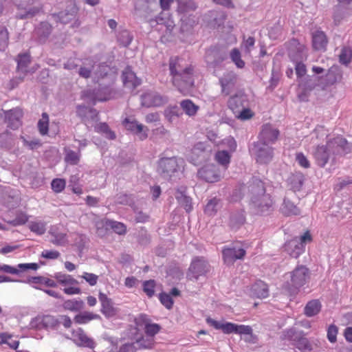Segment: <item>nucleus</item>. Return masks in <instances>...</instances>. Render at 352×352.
I'll use <instances>...</instances> for the list:
<instances>
[{
  "label": "nucleus",
  "mask_w": 352,
  "mask_h": 352,
  "mask_svg": "<svg viewBox=\"0 0 352 352\" xmlns=\"http://www.w3.org/2000/svg\"><path fill=\"white\" fill-rule=\"evenodd\" d=\"M97 62L94 56H89L82 59V65L78 67L79 60L76 58H71L63 63L66 70H78L80 77L85 79L92 77L98 82L100 87L97 89H87L82 92V98L87 102L95 104L97 102L109 101L116 97V90L112 87L118 77V69L105 63H100L95 67Z\"/></svg>",
  "instance_id": "obj_1"
},
{
  "label": "nucleus",
  "mask_w": 352,
  "mask_h": 352,
  "mask_svg": "<svg viewBox=\"0 0 352 352\" xmlns=\"http://www.w3.org/2000/svg\"><path fill=\"white\" fill-rule=\"evenodd\" d=\"M311 140L316 144L312 151V156L320 168H324L329 160L333 161L334 156L348 152L347 141L342 136L328 139L326 130L322 126L316 127L311 133Z\"/></svg>",
  "instance_id": "obj_2"
},
{
  "label": "nucleus",
  "mask_w": 352,
  "mask_h": 352,
  "mask_svg": "<svg viewBox=\"0 0 352 352\" xmlns=\"http://www.w3.org/2000/svg\"><path fill=\"white\" fill-rule=\"evenodd\" d=\"M169 74L173 86L180 93L186 94L192 88L195 83L193 67L184 59L179 57L169 59Z\"/></svg>",
  "instance_id": "obj_3"
},
{
  "label": "nucleus",
  "mask_w": 352,
  "mask_h": 352,
  "mask_svg": "<svg viewBox=\"0 0 352 352\" xmlns=\"http://www.w3.org/2000/svg\"><path fill=\"white\" fill-rule=\"evenodd\" d=\"M248 190L250 192V206L256 214H263L272 208V197L265 192L264 184L261 180L252 179Z\"/></svg>",
  "instance_id": "obj_4"
},
{
  "label": "nucleus",
  "mask_w": 352,
  "mask_h": 352,
  "mask_svg": "<svg viewBox=\"0 0 352 352\" xmlns=\"http://www.w3.org/2000/svg\"><path fill=\"white\" fill-rule=\"evenodd\" d=\"M184 160L182 158L173 157H164L161 158L159 161V170L160 174L164 178L173 180L172 177L175 175L181 174L183 171Z\"/></svg>",
  "instance_id": "obj_5"
},
{
  "label": "nucleus",
  "mask_w": 352,
  "mask_h": 352,
  "mask_svg": "<svg viewBox=\"0 0 352 352\" xmlns=\"http://www.w3.org/2000/svg\"><path fill=\"white\" fill-rule=\"evenodd\" d=\"M309 278V270L304 265L296 267L292 272L285 274V278L290 279L287 282V290L291 294H296L301 287L307 284Z\"/></svg>",
  "instance_id": "obj_6"
},
{
  "label": "nucleus",
  "mask_w": 352,
  "mask_h": 352,
  "mask_svg": "<svg viewBox=\"0 0 352 352\" xmlns=\"http://www.w3.org/2000/svg\"><path fill=\"white\" fill-rule=\"evenodd\" d=\"M206 324L215 329L221 330L225 334L251 335L252 333V328L249 325H239L229 322H223L211 318H206Z\"/></svg>",
  "instance_id": "obj_7"
},
{
  "label": "nucleus",
  "mask_w": 352,
  "mask_h": 352,
  "mask_svg": "<svg viewBox=\"0 0 352 352\" xmlns=\"http://www.w3.org/2000/svg\"><path fill=\"white\" fill-rule=\"evenodd\" d=\"M285 340L291 342L293 346L300 350V352L311 351V345L309 340L305 337L302 331L296 330L295 328L288 329L283 332Z\"/></svg>",
  "instance_id": "obj_8"
},
{
  "label": "nucleus",
  "mask_w": 352,
  "mask_h": 352,
  "mask_svg": "<svg viewBox=\"0 0 352 352\" xmlns=\"http://www.w3.org/2000/svg\"><path fill=\"white\" fill-rule=\"evenodd\" d=\"M311 241V234L306 232L302 236L290 240L285 244V251L294 258H297L305 251V244Z\"/></svg>",
  "instance_id": "obj_9"
},
{
  "label": "nucleus",
  "mask_w": 352,
  "mask_h": 352,
  "mask_svg": "<svg viewBox=\"0 0 352 352\" xmlns=\"http://www.w3.org/2000/svg\"><path fill=\"white\" fill-rule=\"evenodd\" d=\"M272 144H252L249 151L254 157L256 162L267 164L272 161L274 156V148Z\"/></svg>",
  "instance_id": "obj_10"
},
{
  "label": "nucleus",
  "mask_w": 352,
  "mask_h": 352,
  "mask_svg": "<svg viewBox=\"0 0 352 352\" xmlns=\"http://www.w3.org/2000/svg\"><path fill=\"white\" fill-rule=\"evenodd\" d=\"M77 12H78V8L75 0H68L67 1L66 9L58 14H53V17L56 21L63 24H67L74 21V25L78 26V21L76 20Z\"/></svg>",
  "instance_id": "obj_11"
},
{
  "label": "nucleus",
  "mask_w": 352,
  "mask_h": 352,
  "mask_svg": "<svg viewBox=\"0 0 352 352\" xmlns=\"http://www.w3.org/2000/svg\"><path fill=\"white\" fill-rule=\"evenodd\" d=\"M223 171L224 170H221L218 166L210 164L200 168L197 175L206 183H217L221 179Z\"/></svg>",
  "instance_id": "obj_12"
},
{
  "label": "nucleus",
  "mask_w": 352,
  "mask_h": 352,
  "mask_svg": "<svg viewBox=\"0 0 352 352\" xmlns=\"http://www.w3.org/2000/svg\"><path fill=\"white\" fill-rule=\"evenodd\" d=\"M279 133L278 129L273 125L264 124L262 125L261 131L258 133V141L254 144H274L278 140Z\"/></svg>",
  "instance_id": "obj_13"
},
{
  "label": "nucleus",
  "mask_w": 352,
  "mask_h": 352,
  "mask_svg": "<svg viewBox=\"0 0 352 352\" xmlns=\"http://www.w3.org/2000/svg\"><path fill=\"white\" fill-rule=\"evenodd\" d=\"M210 270V265L203 257H195L190 263L187 276L190 279L197 280L199 276H204Z\"/></svg>",
  "instance_id": "obj_14"
},
{
  "label": "nucleus",
  "mask_w": 352,
  "mask_h": 352,
  "mask_svg": "<svg viewBox=\"0 0 352 352\" xmlns=\"http://www.w3.org/2000/svg\"><path fill=\"white\" fill-rule=\"evenodd\" d=\"M14 1V5L18 8L19 10H21V12L16 14L18 19H30L35 16L40 12V7L34 6L30 7L32 5L34 0H12Z\"/></svg>",
  "instance_id": "obj_15"
},
{
  "label": "nucleus",
  "mask_w": 352,
  "mask_h": 352,
  "mask_svg": "<svg viewBox=\"0 0 352 352\" xmlns=\"http://www.w3.org/2000/svg\"><path fill=\"white\" fill-rule=\"evenodd\" d=\"M168 102V98L161 96L157 91H146L140 96L142 106L150 108L152 107H160Z\"/></svg>",
  "instance_id": "obj_16"
},
{
  "label": "nucleus",
  "mask_w": 352,
  "mask_h": 352,
  "mask_svg": "<svg viewBox=\"0 0 352 352\" xmlns=\"http://www.w3.org/2000/svg\"><path fill=\"white\" fill-rule=\"evenodd\" d=\"M219 85H221V94L228 96L235 89L237 82V74L232 71L226 72L219 78Z\"/></svg>",
  "instance_id": "obj_17"
},
{
  "label": "nucleus",
  "mask_w": 352,
  "mask_h": 352,
  "mask_svg": "<svg viewBox=\"0 0 352 352\" xmlns=\"http://www.w3.org/2000/svg\"><path fill=\"white\" fill-rule=\"evenodd\" d=\"M16 63H18V67H16L18 68V73L20 74L19 78H20L21 81L23 80L28 74H33L38 68V65L28 67V65L30 63V55L28 53L19 54L18 58H16Z\"/></svg>",
  "instance_id": "obj_18"
},
{
  "label": "nucleus",
  "mask_w": 352,
  "mask_h": 352,
  "mask_svg": "<svg viewBox=\"0 0 352 352\" xmlns=\"http://www.w3.org/2000/svg\"><path fill=\"white\" fill-rule=\"evenodd\" d=\"M289 58L293 63H302L307 60V49L305 45L296 39H293L289 50Z\"/></svg>",
  "instance_id": "obj_19"
},
{
  "label": "nucleus",
  "mask_w": 352,
  "mask_h": 352,
  "mask_svg": "<svg viewBox=\"0 0 352 352\" xmlns=\"http://www.w3.org/2000/svg\"><path fill=\"white\" fill-rule=\"evenodd\" d=\"M123 126H124L126 130L138 135V138L141 140H146L148 138V128L144 126L135 120L125 118L124 120H123Z\"/></svg>",
  "instance_id": "obj_20"
},
{
  "label": "nucleus",
  "mask_w": 352,
  "mask_h": 352,
  "mask_svg": "<svg viewBox=\"0 0 352 352\" xmlns=\"http://www.w3.org/2000/svg\"><path fill=\"white\" fill-rule=\"evenodd\" d=\"M38 268L36 263H19L16 267L4 264L0 266V272L10 274L12 275H18L21 272H27L29 270L36 271Z\"/></svg>",
  "instance_id": "obj_21"
},
{
  "label": "nucleus",
  "mask_w": 352,
  "mask_h": 352,
  "mask_svg": "<svg viewBox=\"0 0 352 352\" xmlns=\"http://www.w3.org/2000/svg\"><path fill=\"white\" fill-rule=\"evenodd\" d=\"M245 250L236 247H226L223 250V259L225 263L231 265L236 260L243 259Z\"/></svg>",
  "instance_id": "obj_22"
},
{
  "label": "nucleus",
  "mask_w": 352,
  "mask_h": 352,
  "mask_svg": "<svg viewBox=\"0 0 352 352\" xmlns=\"http://www.w3.org/2000/svg\"><path fill=\"white\" fill-rule=\"evenodd\" d=\"M5 122L8 124V127L12 129H17L21 126V118L23 116L21 109L16 107L8 111H4Z\"/></svg>",
  "instance_id": "obj_23"
},
{
  "label": "nucleus",
  "mask_w": 352,
  "mask_h": 352,
  "mask_svg": "<svg viewBox=\"0 0 352 352\" xmlns=\"http://www.w3.org/2000/svg\"><path fill=\"white\" fill-rule=\"evenodd\" d=\"M135 322L138 326H144V333L147 335V338H153L155 335L160 332V325L150 323L148 317L144 314H140L138 318L135 319Z\"/></svg>",
  "instance_id": "obj_24"
},
{
  "label": "nucleus",
  "mask_w": 352,
  "mask_h": 352,
  "mask_svg": "<svg viewBox=\"0 0 352 352\" xmlns=\"http://www.w3.org/2000/svg\"><path fill=\"white\" fill-rule=\"evenodd\" d=\"M72 340L78 346L94 349V341L86 335L82 329L78 328L72 331Z\"/></svg>",
  "instance_id": "obj_25"
},
{
  "label": "nucleus",
  "mask_w": 352,
  "mask_h": 352,
  "mask_svg": "<svg viewBox=\"0 0 352 352\" xmlns=\"http://www.w3.org/2000/svg\"><path fill=\"white\" fill-rule=\"evenodd\" d=\"M122 82L125 87L133 89L141 84V80L135 76L130 67H125L122 72Z\"/></svg>",
  "instance_id": "obj_26"
},
{
  "label": "nucleus",
  "mask_w": 352,
  "mask_h": 352,
  "mask_svg": "<svg viewBox=\"0 0 352 352\" xmlns=\"http://www.w3.org/2000/svg\"><path fill=\"white\" fill-rule=\"evenodd\" d=\"M50 235L53 237L51 240L52 244L56 246H64L67 243V233L59 230L57 226H53L50 228Z\"/></svg>",
  "instance_id": "obj_27"
},
{
  "label": "nucleus",
  "mask_w": 352,
  "mask_h": 352,
  "mask_svg": "<svg viewBox=\"0 0 352 352\" xmlns=\"http://www.w3.org/2000/svg\"><path fill=\"white\" fill-rule=\"evenodd\" d=\"M327 43L326 34L321 30H316L312 34V47L316 51H325Z\"/></svg>",
  "instance_id": "obj_28"
},
{
  "label": "nucleus",
  "mask_w": 352,
  "mask_h": 352,
  "mask_svg": "<svg viewBox=\"0 0 352 352\" xmlns=\"http://www.w3.org/2000/svg\"><path fill=\"white\" fill-rule=\"evenodd\" d=\"M250 295L256 298H265L268 297V287L261 280L254 282L250 288Z\"/></svg>",
  "instance_id": "obj_29"
},
{
  "label": "nucleus",
  "mask_w": 352,
  "mask_h": 352,
  "mask_svg": "<svg viewBox=\"0 0 352 352\" xmlns=\"http://www.w3.org/2000/svg\"><path fill=\"white\" fill-rule=\"evenodd\" d=\"M229 109L232 111H238L239 109L248 108L247 97L244 95H234L228 100Z\"/></svg>",
  "instance_id": "obj_30"
},
{
  "label": "nucleus",
  "mask_w": 352,
  "mask_h": 352,
  "mask_svg": "<svg viewBox=\"0 0 352 352\" xmlns=\"http://www.w3.org/2000/svg\"><path fill=\"white\" fill-rule=\"evenodd\" d=\"M150 25H151V26L164 25L167 30H170L174 26L173 21L171 20L168 11H162L155 19L150 20Z\"/></svg>",
  "instance_id": "obj_31"
},
{
  "label": "nucleus",
  "mask_w": 352,
  "mask_h": 352,
  "mask_svg": "<svg viewBox=\"0 0 352 352\" xmlns=\"http://www.w3.org/2000/svg\"><path fill=\"white\" fill-rule=\"evenodd\" d=\"M19 281L28 283L29 285H31L32 286L44 285L49 287H57V283L54 280L48 278L45 276H32L30 278H28V280L26 281Z\"/></svg>",
  "instance_id": "obj_32"
},
{
  "label": "nucleus",
  "mask_w": 352,
  "mask_h": 352,
  "mask_svg": "<svg viewBox=\"0 0 352 352\" xmlns=\"http://www.w3.org/2000/svg\"><path fill=\"white\" fill-rule=\"evenodd\" d=\"M175 199L177 200V203L184 208L186 212H190L192 210V206H191V198L185 195L184 187H181L177 190V192H175Z\"/></svg>",
  "instance_id": "obj_33"
},
{
  "label": "nucleus",
  "mask_w": 352,
  "mask_h": 352,
  "mask_svg": "<svg viewBox=\"0 0 352 352\" xmlns=\"http://www.w3.org/2000/svg\"><path fill=\"white\" fill-rule=\"evenodd\" d=\"M318 78L315 76H306L301 78H297L298 86L304 89L305 91H310L316 87Z\"/></svg>",
  "instance_id": "obj_34"
},
{
  "label": "nucleus",
  "mask_w": 352,
  "mask_h": 352,
  "mask_svg": "<svg viewBox=\"0 0 352 352\" xmlns=\"http://www.w3.org/2000/svg\"><path fill=\"white\" fill-rule=\"evenodd\" d=\"M99 300L101 302V312L107 317H111L116 314L113 307L111 305V301L107 297L106 294L100 293Z\"/></svg>",
  "instance_id": "obj_35"
},
{
  "label": "nucleus",
  "mask_w": 352,
  "mask_h": 352,
  "mask_svg": "<svg viewBox=\"0 0 352 352\" xmlns=\"http://www.w3.org/2000/svg\"><path fill=\"white\" fill-rule=\"evenodd\" d=\"M233 152L228 151L226 150H221L215 153L214 159L216 162L219 163V166L226 170L229 167L230 161L231 160V154Z\"/></svg>",
  "instance_id": "obj_36"
},
{
  "label": "nucleus",
  "mask_w": 352,
  "mask_h": 352,
  "mask_svg": "<svg viewBox=\"0 0 352 352\" xmlns=\"http://www.w3.org/2000/svg\"><path fill=\"white\" fill-rule=\"evenodd\" d=\"M52 31V26L47 22H41L39 25L34 29V35L37 36L40 43H43Z\"/></svg>",
  "instance_id": "obj_37"
},
{
  "label": "nucleus",
  "mask_w": 352,
  "mask_h": 352,
  "mask_svg": "<svg viewBox=\"0 0 352 352\" xmlns=\"http://www.w3.org/2000/svg\"><path fill=\"white\" fill-rule=\"evenodd\" d=\"M180 107L183 112L189 117H195L199 111V106L189 99H185L181 101Z\"/></svg>",
  "instance_id": "obj_38"
},
{
  "label": "nucleus",
  "mask_w": 352,
  "mask_h": 352,
  "mask_svg": "<svg viewBox=\"0 0 352 352\" xmlns=\"http://www.w3.org/2000/svg\"><path fill=\"white\" fill-rule=\"evenodd\" d=\"M320 302L318 299H314L307 302L304 308V314L307 317H314L320 311Z\"/></svg>",
  "instance_id": "obj_39"
},
{
  "label": "nucleus",
  "mask_w": 352,
  "mask_h": 352,
  "mask_svg": "<svg viewBox=\"0 0 352 352\" xmlns=\"http://www.w3.org/2000/svg\"><path fill=\"white\" fill-rule=\"evenodd\" d=\"M243 223H245V214L243 213V210H241L231 213L230 221H229V225H230L231 228L236 230L241 226Z\"/></svg>",
  "instance_id": "obj_40"
},
{
  "label": "nucleus",
  "mask_w": 352,
  "mask_h": 352,
  "mask_svg": "<svg viewBox=\"0 0 352 352\" xmlns=\"http://www.w3.org/2000/svg\"><path fill=\"white\" fill-rule=\"evenodd\" d=\"M303 180H305V176L301 172L293 173L289 177V184H290L291 189L294 192L300 190L301 186H302Z\"/></svg>",
  "instance_id": "obj_41"
},
{
  "label": "nucleus",
  "mask_w": 352,
  "mask_h": 352,
  "mask_svg": "<svg viewBox=\"0 0 352 352\" xmlns=\"http://www.w3.org/2000/svg\"><path fill=\"white\" fill-rule=\"evenodd\" d=\"M133 41V35L129 32V30L119 28L118 32H117V41L119 44L124 47H128L131 45Z\"/></svg>",
  "instance_id": "obj_42"
},
{
  "label": "nucleus",
  "mask_w": 352,
  "mask_h": 352,
  "mask_svg": "<svg viewBox=\"0 0 352 352\" xmlns=\"http://www.w3.org/2000/svg\"><path fill=\"white\" fill-rule=\"evenodd\" d=\"M100 318V316L94 314L90 311H82L74 317V322L78 324H85L92 321V320H97Z\"/></svg>",
  "instance_id": "obj_43"
},
{
  "label": "nucleus",
  "mask_w": 352,
  "mask_h": 352,
  "mask_svg": "<svg viewBox=\"0 0 352 352\" xmlns=\"http://www.w3.org/2000/svg\"><path fill=\"white\" fill-rule=\"evenodd\" d=\"M195 9L197 6L192 0H177V12L186 15Z\"/></svg>",
  "instance_id": "obj_44"
},
{
  "label": "nucleus",
  "mask_w": 352,
  "mask_h": 352,
  "mask_svg": "<svg viewBox=\"0 0 352 352\" xmlns=\"http://www.w3.org/2000/svg\"><path fill=\"white\" fill-rule=\"evenodd\" d=\"M54 278L56 279L57 283L63 286H72L77 284V280L72 276L62 272L55 273Z\"/></svg>",
  "instance_id": "obj_45"
},
{
  "label": "nucleus",
  "mask_w": 352,
  "mask_h": 352,
  "mask_svg": "<svg viewBox=\"0 0 352 352\" xmlns=\"http://www.w3.org/2000/svg\"><path fill=\"white\" fill-rule=\"evenodd\" d=\"M281 211H283V213L286 216L299 215V214H300V211L297 206L291 202V201L287 199V198H285V199H283Z\"/></svg>",
  "instance_id": "obj_46"
},
{
  "label": "nucleus",
  "mask_w": 352,
  "mask_h": 352,
  "mask_svg": "<svg viewBox=\"0 0 352 352\" xmlns=\"http://www.w3.org/2000/svg\"><path fill=\"white\" fill-rule=\"evenodd\" d=\"M63 309L71 311H79L82 309L83 302L81 300L70 299L63 302Z\"/></svg>",
  "instance_id": "obj_47"
},
{
  "label": "nucleus",
  "mask_w": 352,
  "mask_h": 352,
  "mask_svg": "<svg viewBox=\"0 0 352 352\" xmlns=\"http://www.w3.org/2000/svg\"><path fill=\"white\" fill-rule=\"evenodd\" d=\"M219 208V199L214 197L208 201L204 207V212L209 217H213Z\"/></svg>",
  "instance_id": "obj_48"
},
{
  "label": "nucleus",
  "mask_w": 352,
  "mask_h": 352,
  "mask_svg": "<svg viewBox=\"0 0 352 352\" xmlns=\"http://www.w3.org/2000/svg\"><path fill=\"white\" fill-rule=\"evenodd\" d=\"M41 324L47 329H56L59 326V320L53 316L42 317Z\"/></svg>",
  "instance_id": "obj_49"
},
{
  "label": "nucleus",
  "mask_w": 352,
  "mask_h": 352,
  "mask_svg": "<svg viewBox=\"0 0 352 352\" xmlns=\"http://www.w3.org/2000/svg\"><path fill=\"white\" fill-rule=\"evenodd\" d=\"M30 232L37 235H43L46 231V223L43 221H34L30 223Z\"/></svg>",
  "instance_id": "obj_50"
},
{
  "label": "nucleus",
  "mask_w": 352,
  "mask_h": 352,
  "mask_svg": "<svg viewBox=\"0 0 352 352\" xmlns=\"http://www.w3.org/2000/svg\"><path fill=\"white\" fill-rule=\"evenodd\" d=\"M181 21H182V28L183 31H188V29L192 28L197 23V18L193 15H188V16L186 15H183L182 18H181Z\"/></svg>",
  "instance_id": "obj_51"
},
{
  "label": "nucleus",
  "mask_w": 352,
  "mask_h": 352,
  "mask_svg": "<svg viewBox=\"0 0 352 352\" xmlns=\"http://www.w3.org/2000/svg\"><path fill=\"white\" fill-rule=\"evenodd\" d=\"M352 58V50L350 47H344L341 50V53L339 55L340 63L347 65Z\"/></svg>",
  "instance_id": "obj_52"
},
{
  "label": "nucleus",
  "mask_w": 352,
  "mask_h": 352,
  "mask_svg": "<svg viewBox=\"0 0 352 352\" xmlns=\"http://www.w3.org/2000/svg\"><path fill=\"white\" fill-rule=\"evenodd\" d=\"M130 344H134L135 346L138 349H151L154 344V340L152 337L142 338L135 342H131Z\"/></svg>",
  "instance_id": "obj_53"
},
{
  "label": "nucleus",
  "mask_w": 352,
  "mask_h": 352,
  "mask_svg": "<svg viewBox=\"0 0 352 352\" xmlns=\"http://www.w3.org/2000/svg\"><path fill=\"white\" fill-rule=\"evenodd\" d=\"M65 153H66V155H65V162L72 166H75L78 164L79 152L76 153L70 149L66 148V150H65Z\"/></svg>",
  "instance_id": "obj_54"
},
{
  "label": "nucleus",
  "mask_w": 352,
  "mask_h": 352,
  "mask_svg": "<svg viewBox=\"0 0 352 352\" xmlns=\"http://www.w3.org/2000/svg\"><path fill=\"white\" fill-rule=\"evenodd\" d=\"M38 130L41 135L47 134L48 132V115L46 113H42L41 119L38 121Z\"/></svg>",
  "instance_id": "obj_55"
},
{
  "label": "nucleus",
  "mask_w": 352,
  "mask_h": 352,
  "mask_svg": "<svg viewBox=\"0 0 352 352\" xmlns=\"http://www.w3.org/2000/svg\"><path fill=\"white\" fill-rule=\"evenodd\" d=\"M230 58L234 63L235 66L239 69H243L245 67V62L240 58V52L236 48L231 50Z\"/></svg>",
  "instance_id": "obj_56"
},
{
  "label": "nucleus",
  "mask_w": 352,
  "mask_h": 352,
  "mask_svg": "<svg viewBox=\"0 0 352 352\" xmlns=\"http://www.w3.org/2000/svg\"><path fill=\"white\" fill-rule=\"evenodd\" d=\"M295 162H296L300 167L305 169H307L311 166L309 160L302 153H296L295 154Z\"/></svg>",
  "instance_id": "obj_57"
},
{
  "label": "nucleus",
  "mask_w": 352,
  "mask_h": 352,
  "mask_svg": "<svg viewBox=\"0 0 352 352\" xmlns=\"http://www.w3.org/2000/svg\"><path fill=\"white\" fill-rule=\"evenodd\" d=\"M232 112L241 120H248L253 116L252 111L248 107L239 109V111Z\"/></svg>",
  "instance_id": "obj_58"
},
{
  "label": "nucleus",
  "mask_w": 352,
  "mask_h": 352,
  "mask_svg": "<svg viewBox=\"0 0 352 352\" xmlns=\"http://www.w3.org/2000/svg\"><path fill=\"white\" fill-rule=\"evenodd\" d=\"M51 188L55 193H60L65 188V181L63 179H54L52 180Z\"/></svg>",
  "instance_id": "obj_59"
},
{
  "label": "nucleus",
  "mask_w": 352,
  "mask_h": 352,
  "mask_svg": "<svg viewBox=\"0 0 352 352\" xmlns=\"http://www.w3.org/2000/svg\"><path fill=\"white\" fill-rule=\"evenodd\" d=\"M8 39L7 29L4 26H0V51H3L7 47Z\"/></svg>",
  "instance_id": "obj_60"
},
{
  "label": "nucleus",
  "mask_w": 352,
  "mask_h": 352,
  "mask_svg": "<svg viewBox=\"0 0 352 352\" xmlns=\"http://www.w3.org/2000/svg\"><path fill=\"white\" fill-rule=\"evenodd\" d=\"M155 281L149 280L142 283V290L148 297L151 298L154 295Z\"/></svg>",
  "instance_id": "obj_61"
},
{
  "label": "nucleus",
  "mask_w": 352,
  "mask_h": 352,
  "mask_svg": "<svg viewBox=\"0 0 352 352\" xmlns=\"http://www.w3.org/2000/svg\"><path fill=\"white\" fill-rule=\"evenodd\" d=\"M254 38L252 36H249L246 39H244L242 43V50L246 54H250L252 50V48L254 47Z\"/></svg>",
  "instance_id": "obj_62"
},
{
  "label": "nucleus",
  "mask_w": 352,
  "mask_h": 352,
  "mask_svg": "<svg viewBox=\"0 0 352 352\" xmlns=\"http://www.w3.org/2000/svg\"><path fill=\"white\" fill-rule=\"evenodd\" d=\"M111 228L113 229V232L118 235H122L126 232L125 225L121 222H117L115 221H111Z\"/></svg>",
  "instance_id": "obj_63"
},
{
  "label": "nucleus",
  "mask_w": 352,
  "mask_h": 352,
  "mask_svg": "<svg viewBox=\"0 0 352 352\" xmlns=\"http://www.w3.org/2000/svg\"><path fill=\"white\" fill-rule=\"evenodd\" d=\"M221 144L228 148V150H226L228 152H234L236 150V141L231 136L221 140Z\"/></svg>",
  "instance_id": "obj_64"
}]
</instances>
